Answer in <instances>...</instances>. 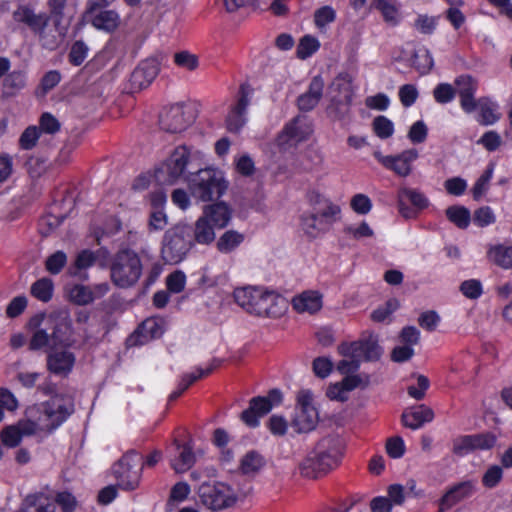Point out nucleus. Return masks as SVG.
<instances>
[{
  "label": "nucleus",
  "mask_w": 512,
  "mask_h": 512,
  "mask_svg": "<svg viewBox=\"0 0 512 512\" xmlns=\"http://www.w3.org/2000/svg\"><path fill=\"white\" fill-rule=\"evenodd\" d=\"M28 327L33 330L28 346L31 351L49 348L47 369L66 377L73 369L76 357L67 350L72 345V321L67 311L33 316Z\"/></svg>",
  "instance_id": "nucleus-1"
},
{
  "label": "nucleus",
  "mask_w": 512,
  "mask_h": 512,
  "mask_svg": "<svg viewBox=\"0 0 512 512\" xmlns=\"http://www.w3.org/2000/svg\"><path fill=\"white\" fill-rule=\"evenodd\" d=\"M74 411L73 400L67 395H56L52 399L29 407L27 419L19 421L18 427L22 437L33 435L37 431H52L63 423Z\"/></svg>",
  "instance_id": "nucleus-2"
},
{
  "label": "nucleus",
  "mask_w": 512,
  "mask_h": 512,
  "mask_svg": "<svg viewBox=\"0 0 512 512\" xmlns=\"http://www.w3.org/2000/svg\"><path fill=\"white\" fill-rule=\"evenodd\" d=\"M344 449L345 443L340 436L323 437L299 464L300 474L309 479H317L327 474L339 465Z\"/></svg>",
  "instance_id": "nucleus-3"
},
{
  "label": "nucleus",
  "mask_w": 512,
  "mask_h": 512,
  "mask_svg": "<svg viewBox=\"0 0 512 512\" xmlns=\"http://www.w3.org/2000/svg\"><path fill=\"white\" fill-rule=\"evenodd\" d=\"M311 205V211L304 213L301 217V227L308 237L316 238L328 231L340 218L341 208L319 195L311 198Z\"/></svg>",
  "instance_id": "nucleus-4"
},
{
  "label": "nucleus",
  "mask_w": 512,
  "mask_h": 512,
  "mask_svg": "<svg viewBox=\"0 0 512 512\" xmlns=\"http://www.w3.org/2000/svg\"><path fill=\"white\" fill-rule=\"evenodd\" d=\"M188 189L193 198L202 202L219 199L227 190L228 182L219 170L206 168L190 173Z\"/></svg>",
  "instance_id": "nucleus-5"
},
{
  "label": "nucleus",
  "mask_w": 512,
  "mask_h": 512,
  "mask_svg": "<svg viewBox=\"0 0 512 512\" xmlns=\"http://www.w3.org/2000/svg\"><path fill=\"white\" fill-rule=\"evenodd\" d=\"M192 246V228L187 224H177L164 234L162 259L168 264H178L187 256Z\"/></svg>",
  "instance_id": "nucleus-6"
},
{
  "label": "nucleus",
  "mask_w": 512,
  "mask_h": 512,
  "mask_svg": "<svg viewBox=\"0 0 512 512\" xmlns=\"http://www.w3.org/2000/svg\"><path fill=\"white\" fill-rule=\"evenodd\" d=\"M142 275L141 259L130 249L119 251L111 264V280L120 288L133 286Z\"/></svg>",
  "instance_id": "nucleus-7"
},
{
  "label": "nucleus",
  "mask_w": 512,
  "mask_h": 512,
  "mask_svg": "<svg viewBox=\"0 0 512 512\" xmlns=\"http://www.w3.org/2000/svg\"><path fill=\"white\" fill-rule=\"evenodd\" d=\"M142 457L135 451H129L114 465L113 473L118 485L124 490H134L138 487L142 472Z\"/></svg>",
  "instance_id": "nucleus-8"
},
{
  "label": "nucleus",
  "mask_w": 512,
  "mask_h": 512,
  "mask_svg": "<svg viewBox=\"0 0 512 512\" xmlns=\"http://www.w3.org/2000/svg\"><path fill=\"white\" fill-rule=\"evenodd\" d=\"M197 115L196 104L175 103L163 108L159 115V125L164 128H190L195 124Z\"/></svg>",
  "instance_id": "nucleus-9"
},
{
  "label": "nucleus",
  "mask_w": 512,
  "mask_h": 512,
  "mask_svg": "<svg viewBox=\"0 0 512 512\" xmlns=\"http://www.w3.org/2000/svg\"><path fill=\"white\" fill-rule=\"evenodd\" d=\"M319 414L312 403L310 391L302 390L297 394V412L291 426L297 433H308L316 428Z\"/></svg>",
  "instance_id": "nucleus-10"
},
{
  "label": "nucleus",
  "mask_w": 512,
  "mask_h": 512,
  "mask_svg": "<svg viewBox=\"0 0 512 512\" xmlns=\"http://www.w3.org/2000/svg\"><path fill=\"white\" fill-rule=\"evenodd\" d=\"M198 495L207 508L222 510L232 506L235 502L232 489L222 482H205L200 485Z\"/></svg>",
  "instance_id": "nucleus-11"
},
{
  "label": "nucleus",
  "mask_w": 512,
  "mask_h": 512,
  "mask_svg": "<svg viewBox=\"0 0 512 512\" xmlns=\"http://www.w3.org/2000/svg\"><path fill=\"white\" fill-rule=\"evenodd\" d=\"M190 158L187 147H177L161 169L156 172V179L162 184L172 185L185 174Z\"/></svg>",
  "instance_id": "nucleus-12"
},
{
  "label": "nucleus",
  "mask_w": 512,
  "mask_h": 512,
  "mask_svg": "<svg viewBox=\"0 0 512 512\" xmlns=\"http://www.w3.org/2000/svg\"><path fill=\"white\" fill-rule=\"evenodd\" d=\"M338 352L341 355H348L357 352L359 356L363 355L364 360L371 362L380 359L383 350L379 345L378 336L367 332L360 339L352 343H342L338 346Z\"/></svg>",
  "instance_id": "nucleus-13"
},
{
  "label": "nucleus",
  "mask_w": 512,
  "mask_h": 512,
  "mask_svg": "<svg viewBox=\"0 0 512 512\" xmlns=\"http://www.w3.org/2000/svg\"><path fill=\"white\" fill-rule=\"evenodd\" d=\"M475 490V482L472 480H466L454 484L439 500V512H445L459 502L471 497Z\"/></svg>",
  "instance_id": "nucleus-14"
},
{
  "label": "nucleus",
  "mask_w": 512,
  "mask_h": 512,
  "mask_svg": "<svg viewBox=\"0 0 512 512\" xmlns=\"http://www.w3.org/2000/svg\"><path fill=\"white\" fill-rule=\"evenodd\" d=\"M287 309V301L274 291L263 288V295L260 297L257 317L279 318Z\"/></svg>",
  "instance_id": "nucleus-15"
},
{
  "label": "nucleus",
  "mask_w": 512,
  "mask_h": 512,
  "mask_svg": "<svg viewBox=\"0 0 512 512\" xmlns=\"http://www.w3.org/2000/svg\"><path fill=\"white\" fill-rule=\"evenodd\" d=\"M374 156L387 168L392 169L400 176H407L411 171V162L417 158L415 149L407 150L397 156H383L374 152Z\"/></svg>",
  "instance_id": "nucleus-16"
},
{
  "label": "nucleus",
  "mask_w": 512,
  "mask_h": 512,
  "mask_svg": "<svg viewBox=\"0 0 512 512\" xmlns=\"http://www.w3.org/2000/svg\"><path fill=\"white\" fill-rule=\"evenodd\" d=\"M457 92L460 97V106L466 113L475 111L476 100L474 95L477 90V81L469 75H461L455 80Z\"/></svg>",
  "instance_id": "nucleus-17"
},
{
  "label": "nucleus",
  "mask_w": 512,
  "mask_h": 512,
  "mask_svg": "<svg viewBox=\"0 0 512 512\" xmlns=\"http://www.w3.org/2000/svg\"><path fill=\"white\" fill-rule=\"evenodd\" d=\"M160 67L155 58H149L142 61L134 70L131 76V83L136 89H143L149 86L157 77Z\"/></svg>",
  "instance_id": "nucleus-18"
},
{
  "label": "nucleus",
  "mask_w": 512,
  "mask_h": 512,
  "mask_svg": "<svg viewBox=\"0 0 512 512\" xmlns=\"http://www.w3.org/2000/svg\"><path fill=\"white\" fill-rule=\"evenodd\" d=\"M108 258L109 251L106 248H100L97 251L84 249L77 254L73 265L75 271H71V274L77 276L78 271L86 270L94 264L105 267L108 263Z\"/></svg>",
  "instance_id": "nucleus-19"
},
{
  "label": "nucleus",
  "mask_w": 512,
  "mask_h": 512,
  "mask_svg": "<svg viewBox=\"0 0 512 512\" xmlns=\"http://www.w3.org/2000/svg\"><path fill=\"white\" fill-rule=\"evenodd\" d=\"M263 295L261 287H239L233 292L234 301L247 313L256 315L259 308L260 297Z\"/></svg>",
  "instance_id": "nucleus-20"
},
{
  "label": "nucleus",
  "mask_w": 512,
  "mask_h": 512,
  "mask_svg": "<svg viewBox=\"0 0 512 512\" xmlns=\"http://www.w3.org/2000/svg\"><path fill=\"white\" fill-rule=\"evenodd\" d=\"M13 17L17 22H23L32 30L39 32L43 40L46 39L47 32L45 27L48 17L45 14H36L30 7L20 6L14 11Z\"/></svg>",
  "instance_id": "nucleus-21"
},
{
  "label": "nucleus",
  "mask_w": 512,
  "mask_h": 512,
  "mask_svg": "<svg viewBox=\"0 0 512 512\" xmlns=\"http://www.w3.org/2000/svg\"><path fill=\"white\" fill-rule=\"evenodd\" d=\"M270 411V403L265 400V397L258 396L249 401V407L241 413L240 418L249 427H256L259 424V418Z\"/></svg>",
  "instance_id": "nucleus-22"
},
{
  "label": "nucleus",
  "mask_w": 512,
  "mask_h": 512,
  "mask_svg": "<svg viewBox=\"0 0 512 512\" xmlns=\"http://www.w3.org/2000/svg\"><path fill=\"white\" fill-rule=\"evenodd\" d=\"M434 419V411L426 406L419 405L412 410H406L401 416L402 424L412 430L419 429L425 423H430Z\"/></svg>",
  "instance_id": "nucleus-23"
},
{
  "label": "nucleus",
  "mask_w": 512,
  "mask_h": 512,
  "mask_svg": "<svg viewBox=\"0 0 512 512\" xmlns=\"http://www.w3.org/2000/svg\"><path fill=\"white\" fill-rule=\"evenodd\" d=\"M163 334V328L156 319L149 318L142 322L128 341L132 345H143L148 341L159 338Z\"/></svg>",
  "instance_id": "nucleus-24"
},
{
  "label": "nucleus",
  "mask_w": 512,
  "mask_h": 512,
  "mask_svg": "<svg viewBox=\"0 0 512 512\" xmlns=\"http://www.w3.org/2000/svg\"><path fill=\"white\" fill-rule=\"evenodd\" d=\"M324 89V81L320 76H315L308 87V90L301 94L297 104L301 111H310L319 103Z\"/></svg>",
  "instance_id": "nucleus-25"
},
{
  "label": "nucleus",
  "mask_w": 512,
  "mask_h": 512,
  "mask_svg": "<svg viewBox=\"0 0 512 512\" xmlns=\"http://www.w3.org/2000/svg\"><path fill=\"white\" fill-rule=\"evenodd\" d=\"M478 121L481 125H494L501 118L499 104L490 98H480L476 101Z\"/></svg>",
  "instance_id": "nucleus-26"
},
{
  "label": "nucleus",
  "mask_w": 512,
  "mask_h": 512,
  "mask_svg": "<svg viewBox=\"0 0 512 512\" xmlns=\"http://www.w3.org/2000/svg\"><path fill=\"white\" fill-rule=\"evenodd\" d=\"M50 18L53 22L54 32L51 35L47 33L44 45L49 49H53L64 39L70 23L64 17L63 10H52Z\"/></svg>",
  "instance_id": "nucleus-27"
},
{
  "label": "nucleus",
  "mask_w": 512,
  "mask_h": 512,
  "mask_svg": "<svg viewBox=\"0 0 512 512\" xmlns=\"http://www.w3.org/2000/svg\"><path fill=\"white\" fill-rule=\"evenodd\" d=\"M293 308L299 313H316L322 307V295L317 291H304L292 299Z\"/></svg>",
  "instance_id": "nucleus-28"
},
{
  "label": "nucleus",
  "mask_w": 512,
  "mask_h": 512,
  "mask_svg": "<svg viewBox=\"0 0 512 512\" xmlns=\"http://www.w3.org/2000/svg\"><path fill=\"white\" fill-rule=\"evenodd\" d=\"M202 216L215 228H224L231 219V210L224 202H218L205 206Z\"/></svg>",
  "instance_id": "nucleus-29"
},
{
  "label": "nucleus",
  "mask_w": 512,
  "mask_h": 512,
  "mask_svg": "<svg viewBox=\"0 0 512 512\" xmlns=\"http://www.w3.org/2000/svg\"><path fill=\"white\" fill-rule=\"evenodd\" d=\"M249 89L248 87H241V97L237 105L231 110L227 117V124L229 128H240L247 122L246 110L249 105Z\"/></svg>",
  "instance_id": "nucleus-30"
},
{
  "label": "nucleus",
  "mask_w": 512,
  "mask_h": 512,
  "mask_svg": "<svg viewBox=\"0 0 512 512\" xmlns=\"http://www.w3.org/2000/svg\"><path fill=\"white\" fill-rule=\"evenodd\" d=\"M214 226L206 220V217H199L192 229V239L198 244L209 245L215 240Z\"/></svg>",
  "instance_id": "nucleus-31"
},
{
  "label": "nucleus",
  "mask_w": 512,
  "mask_h": 512,
  "mask_svg": "<svg viewBox=\"0 0 512 512\" xmlns=\"http://www.w3.org/2000/svg\"><path fill=\"white\" fill-rule=\"evenodd\" d=\"M174 444L177 449H181L178 458L172 461V468L177 473H183L189 470L195 463V455L192 451L191 446L188 444L181 445L177 439L174 440Z\"/></svg>",
  "instance_id": "nucleus-32"
},
{
  "label": "nucleus",
  "mask_w": 512,
  "mask_h": 512,
  "mask_svg": "<svg viewBox=\"0 0 512 512\" xmlns=\"http://www.w3.org/2000/svg\"><path fill=\"white\" fill-rule=\"evenodd\" d=\"M120 24L119 15L113 10H104L97 13L92 19V25L98 30L111 32Z\"/></svg>",
  "instance_id": "nucleus-33"
},
{
  "label": "nucleus",
  "mask_w": 512,
  "mask_h": 512,
  "mask_svg": "<svg viewBox=\"0 0 512 512\" xmlns=\"http://www.w3.org/2000/svg\"><path fill=\"white\" fill-rule=\"evenodd\" d=\"M488 258L503 269H512V246H494L488 251Z\"/></svg>",
  "instance_id": "nucleus-34"
},
{
  "label": "nucleus",
  "mask_w": 512,
  "mask_h": 512,
  "mask_svg": "<svg viewBox=\"0 0 512 512\" xmlns=\"http://www.w3.org/2000/svg\"><path fill=\"white\" fill-rule=\"evenodd\" d=\"M307 137L308 133L306 130H282L277 137V144L282 150H287L297 146Z\"/></svg>",
  "instance_id": "nucleus-35"
},
{
  "label": "nucleus",
  "mask_w": 512,
  "mask_h": 512,
  "mask_svg": "<svg viewBox=\"0 0 512 512\" xmlns=\"http://www.w3.org/2000/svg\"><path fill=\"white\" fill-rule=\"evenodd\" d=\"M243 240V234L234 230H228L220 236L216 246L219 252L227 254L234 251Z\"/></svg>",
  "instance_id": "nucleus-36"
},
{
  "label": "nucleus",
  "mask_w": 512,
  "mask_h": 512,
  "mask_svg": "<svg viewBox=\"0 0 512 512\" xmlns=\"http://www.w3.org/2000/svg\"><path fill=\"white\" fill-rule=\"evenodd\" d=\"M54 291V284L50 278L43 277L34 282L30 287L31 295L39 301L48 302L51 300Z\"/></svg>",
  "instance_id": "nucleus-37"
},
{
  "label": "nucleus",
  "mask_w": 512,
  "mask_h": 512,
  "mask_svg": "<svg viewBox=\"0 0 512 512\" xmlns=\"http://www.w3.org/2000/svg\"><path fill=\"white\" fill-rule=\"evenodd\" d=\"M336 10L329 5L322 6L315 10L313 21L320 32H326L328 26L336 20Z\"/></svg>",
  "instance_id": "nucleus-38"
},
{
  "label": "nucleus",
  "mask_w": 512,
  "mask_h": 512,
  "mask_svg": "<svg viewBox=\"0 0 512 512\" xmlns=\"http://www.w3.org/2000/svg\"><path fill=\"white\" fill-rule=\"evenodd\" d=\"M320 41L313 35H305L300 38L296 48V56L301 60H306L314 55L320 49Z\"/></svg>",
  "instance_id": "nucleus-39"
},
{
  "label": "nucleus",
  "mask_w": 512,
  "mask_h": 512,
  "mask_svg": "<svg viewBox=\"0 0 512 512\" xmlns=\"http://www.w3.org/2000/svg\"><path fill=\"white\" fill-rule=\"evenodd\" d=\"M445 213L447 218L458 228L464 229L468 227L471 220V216L470 211L467 208L463 206L453 205L448 207Z\"/></svg>",
  "instance_id": "nucleus-40"
},
{
  "label": "nucleus",
  "mask_w": 512,
  "mask_h": 512,
  "mask_svg": "<svg viewBox=\"0 0 512 512\" xmlns=\"http://www.w3.org/2000/svg\"><path fill=\"white\" fill-rule=\"evenodd\" d=\"M42 495H28L20 512H55V505L46 501L43 503Z\"/></svg>",
  "instance_id": "nucleus-41"
},
{
  "label": "nucleus",
  "mask_w": 512,
  "mask_h": 512,
  "mask_svg": "<svg viewBox=\"0 0 512 512\" xmlns=\"http://www.w3.org/2000/svg\"><path fill=\"white\" fill-rule=\"evenodd\" d=\"M412 63L421 74L428 73L434 65L433 57L425 47L418 48L415 51Z\"/></svg>",
  "instance_id": "nucleus-42"
},
{
  "label": "nucleus",
  "mask_w": 512,
  "mask_h": 512,
  "mask_svg": "<svg viewBox=\"0 0 512 512\" xmlns=\"http://www.w3.org/2000/svg\"><path fill=\"white\" fill-rule=\"evenodd\" d=\"M69 300L76 305L86 306L92 303L90 286L75 284L69 290Z\"/></svg>",
  "instance_id": "nucleus-43"
},
{
  "label": "nucleus",
  "mask_w": 512,
  "mask_h": 512,
  "mask_svg": "<svg viewBox=\"0 0 512 512\" xmlns=\"http://www.w3.org/2000/svg\"><path fill=\"white\" fill-rule=\"evenodd\" d=\"M264 465L263 458L255 451L248 452L240 462V469L243 474H254Z\"/></svg>",
  "instance_id": "nucleus-44"
},
{
  "label": "nucleus",
  "mask_w": 512,
  "mask_h": 512,
  "mask_svg": "<svg viewBox=\"0 0 512 512\" xmlns=\"http://www.w3.org/2000/svg\"><path fill=\"white\" fill-rule=\"evenodd\" d=\"M58 131L59 130H24L19 139V144L21 148L28 150L33 148L36 145L37 140L44 135L52 136Z\"/></svg>",
  "instance_id": "nucleus-45"
},
{
  "label": "nucleus",
  "mask_w": 512,
  "mask_h": 512,
  "mask_svg": "<svg viewBox=\"0 0 512 512\" xmlns=\"http://www.w3.org/2000/svg\"><path fill=\"white\" fill-rule=\"evenodd\" d=\"M370 382V375L367 373H350L343 378V385L346 386V390H349V392L356 388L366 389Z\"/></svg>",
  "instance_id": "nucleus-46"
},
{
  "label": "nucleus",
  "mask_w": 512,
  "mask_h": 512,
  "mask_svg": "<svg viewBox=\"0 0 512 512\" xmlns=\"http://www.w3.org/2000/svg\"><path fill=\"white\" fill-rule=\"evenodd\" d=\"M342 356L344 359L339 361L337 364V370L341 374L348 375L350 373L356 372L359 369L361 361L357 352Z\"/></svg>",
  "instance_id": "nucleus-47"
},
{
  "label": "nucleus",
  "mask_w": 512,
  "mask_h": 512,
  "mask_svg": "<svg viewBox=\"0 0 512 512\" xmlns=\"http://www.w3.org/2000/svg\"><path fill=\"white\" fill-rule=\"evenodd\" d=\"M174 62L177 66L188 71H194L198 65V57L188 51H180L174 55Z\"/></svg>",
  "instance_id": "nucleus-48"
},
{
  "label": "nucleus",
  "mask_w": 512,
  "mask_h": 512,
  "mask_svg": "<svg viewBox=\"0 0 512 512\" xmlns=\"http://www.w3.org/2000/svg\"><path fill=\"white\" fill-rule=\"evenodd\" d=\"M26 86V75L23 71H12L4 80V87L13 92L20 91Z\"/></svg>",
  "instance_id": "nucleus-49"
},
{
  "label": "nucleus",
  "mask_w": 512,
  "mask_h": 512,
  "mask_svg": "<svg viewBox=\"0 0 512 512\" xmlns=\"http://www.w3.org/2000/svg\"><path fill=\"white\" fill-rule=\"evenodd\" d=\"M350 206L357 214L365 215L371 211L372 202L367 195L358 193L351 198Z\"/></svg>",
  "instance_id": "nucleus-50"
},
{
  "label": "nucleus",
  "mask_w": 512,
  "mask_h": 512,
  "mask_svg": "<svg viewBox=\"0 0 512 512\" xmlns=\"http://www.w3.org/2000/svg\"><path fill=\"white\" fill-rule=\"evenodd\" d=\"M493 170H494V166H493V164H490L487 167V169L485 170V172L481 175V177L475 183V185L472 189L473 197L475 200H479L483 196V194L486 192L488 183L493 174Z\"/></svg>",
  "instance_id": "nucleus-51"
},
{
  "label": "nucleus",
  "mask_w": 512,
  "mask_h": 512,
  "mask_svg": "<svg viewBox=\"0 0 512 512\" xmlns=\"http://www.w3.org/2000/svg\"><path fill=\"white\" fill-rule=\"evenodd\" d=\"M67 262V256L63 251H56L50 255L46 262L45 267L51 274H58Z\"/></svg>",
  "instance_id": "nucleus-52"
},
{
  "label": "nucleus",
  "mask_w": 512,
  "mask_h": 512,
  "mask_svg": "<svg viewBox=\"0 0 512 512\" xmlns=\"http://www.w3.org/2000/svg\"><path fill=\"white\" fill-rule=\"evenodd\" d=\"M65 216L63 215H53V214H46L41 218L40 221V233L43 236L49 235L51 232H53L59 225L62 223Z\"/></svg>",
  "instance_id": "nucleus-53"
},
{
  "label": "nucleus",
  "mask_w": 512,
  "mask_h": 512,
  "mask_svg": "<svg viewBox=\"0 0 512 512\" xmlns=\"http://www.w3.org/2000/svg\"><path fill=\"white\" fill-rule=\"evenodd\" d=\"M398 96L404 107H410L418 98V90L412 84H405L399 88Z\"/></svg>",
  "instance_id": "nucleus-54"
},
{
  "label": "nucleus",
  "mask_w": 512,
  "mask_h": 512,
  "mask_svg": "<svg viewBox=\"0 0 512 512\" xmlns=\"http://www.w3.org/2000/svg\"><path fill=\"white\" fill-rule=\"evenodd\" d=\"M27 303L28 300L23 295L13 298L6 308V316L11 319L20 316L26 309Z\"/></svg>",
  "instance_id": "nucleus-55"
},
{
  "label": "nucleus",
  "mask_w": 512,
  "mask_h": 512,
  "mask_svg": "<svg viewBox=\"0 0 512 512\" xmlns=\"http://www.w3.org/2000/svg\"><path fill=\"white\" fill-rule=\"evenodd\" d=\"M433 95L438 103L444 104L453 100L455 90L452 85L448 83H441L435 87Z\"/></svg>",
  "instance_id": "nucleus-56"
},
{
  "label": "nucleus",
  "mask_w": 512,
  "mask_h": 512,
  "mask_svg": "<svg viewBox=\"0 0 512 512\" xmlns=\"http://www.w3.org/2000/svg\"><path fill=\"white\" fill-rule=\"evenodd\" d=\"M471 451H474L471 435L459 436L453 440L452 452L456 456H464Z\"/></svg>",
  "instance_id": "nucleus-57"
},
{
  "label": "nucleus",
  "mask_w": 512,
  "mask_h": 512,
  "mask_svg": "<svg viewBox=\"0 0 512 512\" xmlns=\"http://www.w3.org/2000/svg\"><path fill=\"white\" fill-rule=\"evenodd\" d=\"M440 322V317L434 310H429L420 314L418 324L425 330L431 332L436 329Z\"/></svg>",
  "instance_id": "nucleus-58"
},
{
  "label": "nucleus",
  "mask_w": 512,
  "mask_h": 512,
  "mask_svg": "<svg viewBox=\"0 0 512 512\" xmlns=\"http://www.w3.org/2000/svg\"><path fill=\"white\" fill-rule=\"evenodd\" d=\"M2 442L9 447H16L22 439V435L16 425H11L1 432Z\"/></svg>",
  "instance_id": "nucleus-59"
},
{
  "label": "nucleus",
  "mask_w": 512,
  "mask_h": 512,
  "mask_svg": "<svg viewBox=\"0 0 512 512\" xmlns=\"http://www.w3.org/2000/svg\"><path fill=\"white\" fill-rule=\"evenodd\" d=\"M386 452L391 458L394 459L402 457L405 452L403 439L399 436L389 438L386 442Z\"/></svg>",
  "instance_id": "nucleus-60"
},
{
  "label": "nucleus",
  "mask_w": 512,
  "mask_h": 512,
  "mask_svg": "<svg viewBox=\"0 0 512 512\" xmlns=\"http://www.w3.org/2000/svg\"><path fill=\"white\" fill-rule=\"evenodd\" d=\"M473 450L476 449H490L496 443V436L492 433H482L471 435Z\"/></svg>",
  "instance_id": "nucleus-61"
},
{
  "label": "nucleus",
  "mask_w": 512,
  "mask_h": 512,
  "mask_svg": "<svg viewBox=\"0 0 512 512\" xmlns=\"http://www.w3.org/2000/svg\"><path fill=\"white\" fill-rule=\"evenodd\" d=\"M502 468L498 465H493L484 473L482 477L483 485L487 488L495 487L502 479Z\"/></svg>",
  "instance_id": "nucleus-62"
},
{
  "label": "nucleus",
  "mask_w": 512,
  "mask_h": 512,
  "mask_svg": "<svg viewBox=\"0 0 512 512\" xmlns=\"http://www.w3.org/2000/svg\"><path fill=\"white\" fill-rule=\"evenodd\" d=\"M473 220L478 226L485 227L495 222V215L490 207L484 206L474 212Z\"/></svg>",
  "instance_id": "nucleus-63"
},
{
  "label": "nucleus",
  "mask_w": 512,
  "mask_h": 512,
  "mask_svg": "<svg viewBox=\"0 0 512 512\" xmlns=\"http://www.w3.org/2000/svg\"><path fill=\"white\" fill-rule=\"evenodd\" d=\"M460 291L467 298L477 299L482 294V285L475 279L466 280L461 284Z\"/></svg>",
  "instance_id": "nucleus-64"
}]
</instances>
